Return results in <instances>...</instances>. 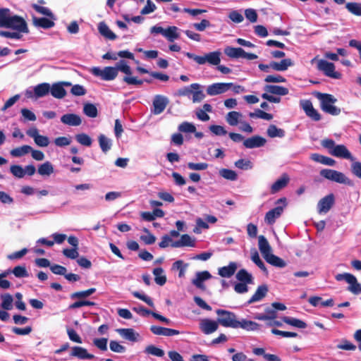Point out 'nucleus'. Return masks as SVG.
Segmentation results:
<instances>
[{"instance_id": "35", "label": "nucleus", "mask_w": 361, "mask_h": 361, "mask_svg": "<svg viewBox=\"0 0 361 361\" xmlns=\"http://www.w3.org/2000/svg\"><path fill=\"white\" fill-rule=\"evenodd\" d=\"M50 90L49 83H41L34 87V94L35 98H39L46 96Z\"/></svg>"}, {"instance_id": "2", "label": "nucleus", "mask_w": 361, "mask_h": 361, "mask_svg": "<svg viewBox=\"0 0 361 361\" xmlns=\"http://www.w3.org/2000/svg\"><path fill=\"white\" fill-rule=\"evenodd\" d=\"M258 246L263 257L269 264L281 268L286 266V263L282 259L272 254L271 247L264 235L259 236Z\"/></svg>"}, {"instance_id": "44", "label": "nucleus", "mask_w": 361, "mask_h": 361, "mask_svg": "<svg viewBox=\"0 0 361 361\" xmlns=\"http://www.w3.org/2000/svg\"><path fill=\"white\" fill-rule=\"evenodd\" d=\"M188 267V264L184 263L183 260H177L172 265L173 270H178L179 271L178 276L183 278L185 275V271Z\"/></svg>"}, {"instance_id": "47", "label": "nucleus", "mask_w": 361, "mask_h": 361, "mask_svg": "<svg viewBox=\"0 0 361 361\" xmlns=\"http://www.w3.org/2000/svg\"><path fill=\"white\" fill-rule=\"evenodd\" d=\"M83 113L88 117L95 118L97 116L98 111L94 104L87 103L84 104Z\"/></svg>"}, {"instance_id": "46", "label": "nucleus", "mask_w": 361, "mask_h": 361, "mask_svg": "<svg viewBox=\"0 0 361 361\" xmlns=\"http://www.w3.org/2000/svg\"><path fill=\"white\" fill-rule=\"evenodd\" d=\"M236 279L243 283H252V276L245 269H240L236 274Z\"/></svg>"}, {"instance_id": "34", "label": "nucleus", "mask_w": 361, "mask_h": 361, "mask_svg": "<svg viewBox=\"0 0 361 361\" xmlns=\"http://www.w3.org/2000/svg\"><path fill=\"white\" fill-rule=\"evenodd\" d=\"M98 30L102 36L109 39L114 40L116 39V35L110 30L109 26L104 22H101L99 23Z\"/></svg>"}, {"instance_id": "60", "label": "nucleus", "mask_w": 361, "mask_h": 361, "mask_svg": "<svg viewBox=\"0 0 361 361\" xmlns=\"http://www.w3.org/2000/svg\"><path fill=\"white\" fill-rule=\"evenodd\" d=\"M10 171L15 177L18 178H22L25 176L24 169L20 165L11 166Z\"/></svg>"}, {"instance_id": "20", "label": "nucleus", "mask_w": 361, "mask_h": 361, "mask_svg": "<svg viewBox=\"0 0 361 361\" xmlns=\"http://www.w3.org/2000/svg\"><path fill=\"white\" fill-rule=\"evenodd\" d=\"M150 331L155 335L164 336H173L180 334L178 330L155 325L151 326Z\"/></svg>"}, {"instance_id": "13", "label": "nucleus", "mask_w": 361, "mask_h": 361, "mask_svg": "<svg viewBox=\"0 0 361 361\" xmlns=\"http://www.w3.org/2000/svg\"><path fill=\"white\" fill-rule=\"evenodd\" d=\"M233 86L232 82H216L207 87V94L209 96H215L226 92Z\"/></svg>"}, {"instance_id": "59", "label": "nucleus", "mask_w": 361, "mask_h": 361, "mask_svg": "<svg viewBox=\"0 0 361 361\" xmlns=\"http://www.w3.org/2000/svg\"><path fill=\"white\" fill-rule=\"evenodd\" d=\"M12 273L17 278H25L29 276L28 272L24 266L15 267L12 271Z\"/></svg>"}, {"instance_id": "50", "label": "nucleus", "mask_w": 361, "mask_h": 361, "mask_svg": "<svg viewBox=\"0 0 361 361\" xmlns=\"http://www.w3.org/2000/svg\"><path fill=\"white\" fill-rule=\"evenodd\" d=\"M32 7L39 14L49 17L52 20H55L54 16L51 11L47 7L39 6L37 4H33Z\"/></svg>"}, {"instance_id": "53", "label": "nucleus", "mask_w": 361, "mask_h": 361, "mask_svg": "<svg viewBox=\"0 0 361 361\" xmlns=\"http://www.w3.org/2000/svg\"><path fill=\"white\" fill-rule=\"evenodd\" d=\"M11 17L8 8H0V27H5Z\"/></svg>"}, {"instance_id": "11", "label": "nucleus", "mask_w": 361, "mask_h": 361, "mask_svg": "<svg viewBox=\"0 0 361 361\" xmlns=\"http://www.w3.org/2000/svg\"><path fill=\"white\" fill-rule=\"evenodd\" d=\"M5 27L11 28L23 33L29 32V29L25 20L18 16H11Z\"/></svg>"}, {"instance_id": "15", "label": "nucleus", "mask_w": 361, "mask_h": 361, "mask_svg": "<svg viewBox=\"0 0 361 361\" xmlns=\"http://www.w3.org/2000/svg\"><path fill=\"white\" fill-rule=\"evenodd\" d=\"M199 326L204 334H211L218 329L219 323L218 321L210 319H202L200 321Z\"/></svg>"}, {"instance_id": "12", "label": "nucleus", "mask_w": 361, "mask_h": 361, "mask_svg": "<svg viewBox=\"0 0 361 361\" xmlns=\"http://www.w3.org/2000/svg\"><path fill=\"white\" fill-rule=\"evenodd\" d=\"M26 134L34 140L35 143L40 147H46L49 145V139L48 137L41 135L36 127H32L27 130Z\"/></svg>"}, {"instance_id": "62", "label": "nucleus", "mask_w": 361, "mask_h": 361, "mask_svg": "<svg viewBox=\"0 0 361 361\" xmlns=\"http://www.w3.org/2000/svg\"><path fill=\"white\" fill-rule=\"evenodd\" d=\"M110 350L114 353H123L126 352V347L116 341H111L109 343Z\"/></svg>"}, {"instance_id": "36", "label": "nucleus", "mask_w": 361, "mask_h": 361, "mask_svg": "<svg viewBox=\"0 0 361 361\" xmlns=\"http://www.w3.org/2000/svg\"><path fill=\"white\" fill-rule=\"evenodd\" d=\"M49 92L54 97L57 99H62L66 94V92L61 83L54 84L51 87H50Z\"/></svg>"}, {"instance_id": "32", "label": "nucleus", "mask_w": 361, "mask_h": 361, "mask_svg": "<svg viewBox=\"0 0 361 361\" xmlns=\"http://www.w3.org/2000/svg\"><path fill=\"white\" fill-rule=\"evenodd\" d=\"M37 172L42 176H49L54 172L53 164L47 161L38 166Z\"/></svg>"}, {"instance_id": "4", "label": "nucleus", "mask_w": 361, "mask_h": 361, "mask_svg": "<svg viewBox=\"0 0 361 361\" xmlns=\"http://www.w3.org/2000/svg\"><path fill=\"white\" fill-rule=\"evenodd\" d=\"M185 55L194 60L198 65H204L208 63L211 66H218L221 62V52L214 51L205 54L203 56H197L190 52H185Z\"/></svg>"}, {"instance_id": "49", "label": "nucleus", "mask_w": 361, "mask_h": 361, "mask_svg": "<svg viewBox=\"0 0 361 361\" xmlns=\"http://www.w3.org/2000/svg\"><path fill=\"white\" fill-rule=\"evenodd\" d=\"M345 8L353 15L361 16V3L350 2L347 3Z\"/></svg>"}, {"instance_id": "29", "label": "nucleus", "mask_w": 361, "mask_h": 361, "mask_svg": "<svg viewBox=\"0 0 361 361\" xmlns=\"http://www.w3.org/2000/svg\"><path fill=\"white\" fill-rule=\"evenodd\" d=\"M33 25L37 27H42L44 29L50 28L54 27V23L52 19H48L46 18H37L32 16Z\"/></svg>"}, {"instance_id": "51", "label": "nucleus", "mask_w": 361, "mask_h": 361, "mask_svg": "<svg viewBox=\"0 0 361 361\" xmlns=\"http://www.w3.org/2000/svg\"><path fill=\"white\" fill-rule=\"evenodd\" d=\"M145 353L157 357H162L164 355V351L154 345L147 346L145 349Z\"/></svg>"}, {"instance_id": "28", "label": "nucleus", "mask_w": 361, "mask_h": 361, "mask_svg": "<svg viewBox=\"0 0 361 361\" xmlns=\"http://www.w3.org/2000/svg\"><path fill=\"white\" fill-rule=\"evenodd\" d=\"M163 36L169 41L173 42L180 37V30L176 26H169L165 28Z\"/></svg>"}, {"instance_id": "16", "label": "nucleus", "mask_w": 361, "mask_h": 361, "mask_svg": "<svg viewBox=\"0 0 361 361\" xmlns=\"http://www.w3.org/2000/svg\"><path fill=\"white\" fill-rule=\"evenodd\" d=\"M334 204V195L329 194L322 198L317 204V211L319 214L327 213Z\"/></svg>"}, {"instance_id": "6", "label": "nucleus", "mask_w": 361, "mask_h": 361, "mask_svg": "<svg viewBox=\"0 0 361 361\" xmlns=\"http://www.w3.org/2000/svg\"><path fill=\"white\" fill-rule=\"evenodd\" d=\"M320 175L328 180L338 183L345 184L349 186H353L354 185L353 180L346 177L344 173L336 170L329 169H322L320 171Z\"/></svg>"}, {"instance_id": "14", "label": "nucleus", "mask_w": 361, "mask_h": 361, "mask_svg": "<svg viewBox=\"0 0 361 361\" xmlns=\"http://www.w3.org/2000/svg\"><path fill=\"white\" fill-rule=\"evenodd\" d=\"M169 102V99L164 95H156L154 97L152 109V113L154 115L161 114Z\"/></svg>"}, {"instance_id": "21", "label": "nucleus", "mask_w": 361, "mask_h": 361, "mask_svg": "<svg viewBox=\"0 0 361 361\" xmlns=\"http://www.w3.org/2000/svg\"><path fill=\"white\" fill-rule=\"evenodd\" d=\"M71 355L81 360H92L94 358V355L89 353L87 349L80 346L72 347Z\"/></svg>"}, {"instance_id": "42", "label": "nucleus", "mask_w": 361, "mask_h": 361, "mask_svg": "<svg viewBox=\"0 0 361 361\" xmlns=\"http://www.w3.org/2000/svg\"><path fill=\"white\" fill-rule=\"evenodd\" d=\"M164 269L161 267L154 269L153 274L154 276V281L157 284L163 286L166 282V277L164 275Z\"/></svg>"}, {"instance_id": "39", "label": "nucleus", "mask_w": 361, "mask_h": 361, "mask_svg": "<svg viewBox=\"0 0 361 361\" xmlns=\"http://www.w3.org/2000/svg\"><path fill=\"white\" fill-rule=\"evenodd\" d=\"M32 147L30 145H23L11 150L10 154L13 157H21L30 153Z\"/></svg>"}, {"instance_id": "19", "label": "nucleus", "mask_w": 361, "mask_h": 361, "mask_svg": "<svg viewBox=\"0 0 361 361\" xmlns=\"http://www.w3.org/2000/svg\"><path fill=\"white\" fill-rule=\"evenodd\" d=\"M266 142L267 140L265 138L259 135H255L245 139L243 141V145L245 148L252 149L262 147L266 144Z\"/></svg>"}, {"instance_id": "41", "label": "nucleus", "mask_w": 361, "mask_h": 361, "mask_svg": "<svg viewBox=\"0 0 361 361\" xmlns=\"http://www.w3.org/2000/svg\"><path fill=\"white\" fill-rule=\"evenodd\" d=\"M282 320L287 324L298 329H305L307 327V324L303 321L290 317H283Z\"/></svg>"}, {"instance_id": "45", "label": "nucleus", "mask_w": 361, "mask_h": 361, "mask_svg": "<svg viewBox=\"0 0 361 361\" xmlns=\"http://www.w3.org/2000/svg\"><path fill=\"white\" fill-rule=\"evenodd\" d=\"M1 306L4 310H10L13 308V298L11 295L8 293L3 294L1 295Z\"/></svg>"}, {"instance_id": "52", "label": "nucleus", "mask_w": 361, "mask_h": 361, "mask_svg": "<svg viewBox=\"0 0 361 361\" xmlns=\"http://www.w3.org/2000/svg\"><path fill=\"white\" fill-rule=\"evenodd\" d=\"M249 116L251 118H259L266 121H270L273 118L271 114L267 113L262 110L257 109L255 112H250Z\"/></svg>"}, {"instance_id": "40", "label": "nucleus", "mask_w": 361, "mask_h": 361, "mask_svg": "<svg viewBox=\"0 0 361 361\" xmlns=\"http://www.w3.org/2000/svg\"><path fill=\"white\" fill-rule=\"evenodd\" d=\"M267 135L271 138L283 137L285 136L284 130L278 128L275 125H270L267 130Z\"/></svg>"}, {"instance_id": "37", "label": "nucleus", "mask_w": 361, "mask_h": 361, "mask_svg": "<svg viewBox=\"0 0 361 361\" xmlns=\"http://www.w3.org/2000/svg\"><path fill=\"white\" fill-rule=\"evenodd\" d=\"M268 291V288L267 286L262 285L257 288L254 295L249 300L248 303H252L255 302H257L261 300L264 297H265Z\"/></svg>"}, {"instance_id": "63", "label": "nucleus", "mask_w": 361, "mask_h": 361, "mask_svg": "<svg viewBox=\"0 0 361 361\" xmlns=\"http://www.w3.org/2000/svg\"><path fill=\"white\" fill-rule=\"evenodd\" d=\"M211 26L210 22L207 19H202L200 23L192 24V27L197 31L203 32Z\"/></svg>"}, {"instance_id": "56", "label": "nucleus", "mask_w": 361, "mask_h": 361, "mask_svg": "<svg viewBox=\"0 0 361 361\" xmlns=\"http://www.w3.org/2000/svg\"><path fill=\"white\" fill-rule=\"evenodd\" d=\"M235 167L242 170L251 169L253 167L252 163L249 159H240L235 162Z\"/></svg>"}, {"instance_id": "9", "label": "nucleus", "mask_w": 361, "mask_h": 361, "mask_svg": "<svg viewBox=\"0 0 361 361\" xmlns=\"http://www.w3.org/2000/svg\"><path fill=\"white\" fill-rule=\"evenodd\" d=\"M216 313L218 315L217 321L219 324L224 327L235 329L238 318L234 312L219 309L216 310Z\"/></svg>"}, {"instance_id": "24", "label": "nucleus", "mask_w": 361, "mask_h": 361, "mask_svg": "<svg viewBox=\"0 0 361 361\" xmlns=\"http://www.w3.org/2000/svg\"><path fill=\"white\" fill-rule=\"evenodd\" d=\"M195 247V240L188 234H183L178 240H176L173 247Z\"/></svg>"}, {"instance_id": "64", "label": "nucleus", "mask_w": 361, "mask_h": 361, "mask_svg": "<svg viewBox=\"0 0 361 361\" xmlns=\"http://www.w3.org/2000/svg\"><path fill=\"white\" fill-rule=\"evenodd\" d=\"M108 339L105 338H94L93 340L94 345L101 350L106 351L107 350Z\"/></svg>"}, {"instance_id": "30", "label": "nucleus", "mask_w": 361, "mask_h": 361, "mask_svg": "<svg viewBox=\"0 0 361 361\" xmlns=\"http://www.w3.org/2000/svg\"><path fill=\"white\" fill-rule=\"evenodd\" d=\"M264 90L268 93L279 96H283L288 94V90L286 87L279 85H267L264 87Z\"/></svg>"}, {"instance_id": "8", "label": "nucleus", "mask_w": 361, "mask_h": 361, "mask_svg": "<svg viewBox=\"0 0 361 361\" xmlns=\"http://www.w3.org/2000/svg\"><path fill=\"white\" fill-rule=\"evenodd\" d=\"M338 281H345L348 283V290L355 295L361 294V283L357 281V278L350 273L338 274L335 276Z\"/></svg>"}, {"instance_id": "10", "label": "nucleus", "mask_w": 361, "mask_h": 361, "mask_svg": "<svg viewBox=\"0 0 361 361\" xmlns=\"http://www.w3.org/2000/svg\"><path fill=\"white\" fill-rule=\"evenodd\" d=\"M281 203L283 204L282 206H278L267 212L264 217V221L267 224L272 225L281 216L284 208L286 207V199L285 197L279 199L276 204Z\"/></svg>"}, {"instance_id": "48", "label": "nucleus", "mask_w": 361, "mask_h": 361, "mask_svg": "<svg viewBox=\"0 0 361 361\" xmlns=\"http://www.w3.org/2000/svg\"><path fill=\"white\" fill-rule=\"evenodd\" d=\"M201 88V85L198 83H192L190 86L184 87L178 90V94L180 96H189L192 94L194 90Z\"/></svg>"}, {"instance_id": "55", "label": "nucleus", "mask_w": 361, "mask_h": 361, "mask_svg": "<svg viewBox=\"0 0 361 361\" xmlns=\"http://www.w3.org/2000/svg\"><path fill=\"white\" fill-rule=\"evenodd\" d=\"M221 176L230 180H235L238 178L237 173L231 169H222L219 171Z\"/></svg>"}, {"instance_id": "1", "label": "nucleus", "mask_w": 361, "mask_h": 361, "mask_svg": "<svg viewBox=\"0 0 361 361\" xmlns=\"http://www.w3.org/2000/svg\"><path fill=\"white\" fill-rule=\"evenodd\" d=\"M121 71L126 75L132 74L131 68L124 60H121L116 66H106L103 68L94 66L89 68V72L94 76L99 78L104 81H111L116 78Z\"/></svg>"}, {"instance_id": "61", "label": "nucleus", "mask_w": 361, "mask_h": 361, "mask_svg": "<svg viewBox=\"0 0 361 361\" xmlns=\"http://www.w3.org/2000/svg\"><path fill=\"white\" fill-rule=\"evenodd\" d=\"M251 259L252 262L257 265L262 271L267 272V269L264 262L261 260L258 252L256 250H254L251 253Z\"/></svg>"}, {"instance_id": "58", "label": "nucleus", "mask_w": 361, "mask_h": 361, "mask_svg": "<svg viewBox=\"0 0 361 361\" xmlns=\"http://www.w3.org/2000/svg\"><path fill=\"white\" fill-rule=\"evenodd\" d=\"M95 291H96V289L94 288H90L86 290L73 293L71 294V298L72 299L85 298L90 296V295L94 293Z\"/></svg>"}, {"instance_id": "7", "label": "nucleus", "mask_w": 361, "mask_h": 361, "mask_svg": "<svg viewBox=\"0 0 361 361\" xmlns=\"http://www.w3.org/2000/svg\"><path fill=\"white\" fill-rule=\"evenodd\" d=\"M317 61V69L329 78L334 79H340L341 78V74L335 70V66L333 63L329 62L324 59H317V57L314 58L312 60V63Z\"/></svg>"}, {"instance_id": "33", "label": "nucleus", "mask_w": 361, "mask_h": 361, "mask_svg": "<svg viewBox=\"0 0 361 361\" xmlns=\"http://www.w3.org/2000/svg\"><path fill=\"white\" fill-rule=\"evenodd\" d=\"M224 54L231 59L243 58L244 49L240 47L236 48L228 46L224 49Z\"/></svg>"}, {"instance_id": "43", "label": "nucleus", "mask_w": 361, "mask_h": 361, "mask_svg": "<svg viewBox=\"0 0 361 361\" xmlns=\"http://www.w3.org/2000/svg\"><path fill=\"white\" fill-rule=\"evenodd\" d=\"M98 141L99 147L103 152L106 153L111 148V140L107 137H106L104 135H99L98 137Z\"/></svg>"}, {"instance_id": "27", "label": "nucleus", "mask_w": 361, "mask_h": 361, "mask_svg": "<svg viewBox=\"0 0 361 361\" xmlns=\"http://www.w3.org/2000/svg\"><path fill=\"white\" fill-rule=\"evenodd\" d=\"M289 182V177L286 174H283L277 179L271 187V193H276L285 188Z\"/></svg>"}, {"instance_id": "17", "label": "nucleus", "mask_w": 361, "mask_h": 361, "mask_svg": "<svg viewBox=\"0 0 361 361\" xmlns=\"http://www.w3.org/2000/svg\"><path fill=\"white\" fill-rule=\"evenodd\" d=\"M116 331L124 339L130 342H137L141 340L140 335L133 329H117Z\"/></svg>"}, {"instance_id": "5", "label": "nucleus", "mask_w": 361, "mask_h": 361, "mask_svg": "<svg viewBox=\"0 0 361 361\" xmlns=\"http://www.w3.org/2000/svg\"><path fill=\"white\" fill-rule=\"evenodd\" d=\"M317 98L320 102L321 109L326 113L333 116H338L341 113V109L334 105L337 99L331 94L317 92Z\"/></svg>"}, {"instance_id": "38", "label": "nucleus", "mask_w": 361, "mask_h": 361, "mask_svg": "<svg viewBox=\"0 0 361 361\" xmlns=\"http://www.w3.org/2000/svg\"><path fill=\"white\" fill-rule=\"evenodd\" d=\"M242 114L238 111H230L226 116V122L231 126H235L240 123Z\"/></svg>"}, {"instance_id": "25", "label": "nucleus", "mask_w": 361, "mask_h": 361, "mask_svg": "<svg viewBox=\"0 0 361 361\" xmlns=\"http://www.w3.org/2000/svg\"><path fill=\"white\" fill-rule=\"evenodd\" d=\"M240 328L245 331H256L259 329V324L255 322L242 319L237 320L235 329Z\"/></svg>"}, {"instance_id": "54", "label": "nucleus", "mask_w": 361, "mask_h": 361, "mask_svg": "<svg viewBox=\"0 0 361 361\" xmlns=\"http://www.w3.org/2000/svg\"><path fill=\"white\" fill-rule=\"evenodd\" d=\"M75 139L80 145L90 147L92 145V138L85 133H80L75 135Z\"/></svg>"}, {"instance_id": "57", "label": "nucleus", "mask_w": 361, "mask_h": 361, "mask_svg": "<svg viewBox=\"0 0 361 361\" xmlns=\"http://www.w3.org/2000/svg\"><path fill=\"white\" fill-rule=\"evenodd\" d=\"M178 130L182 133H195L196 127L195 126L189 122H183L178 126Z\"/></svg>"}, {"instance_id": "31", "label": "nucleus", "mask_w": 361, "mask_h": 361, "mask_svg": "<svg viewBox=\"0 0 361 361\" xmlns=\"http://www.w3.org/2000/svg\"><path fill=\"white\" fill-rule=\"evenodd\" d=\"M310 159L316 162L321 163L326 166H332L336 164V161L334 159L317 153L312 154L310 155Z\"/></svg>"}, {"instance_id": "18", "label": "nucleus", "mask_w": 361, "mask_h": 361, "mask_svg": "<svg viewBox=\"0 0 361 361\" xmlns=\"http://www.w3.org/2000/svg\"><path fill=\"white\" fill-rule=\"evenodd\" d=\"M211 278L212 275L208 271H198L192 280V283L197 288L204 290L205 286L203 283Z\"/></svg>"}, {"instance_id": "26", "label": "nucleus", "mask_w": 361, "mask_h": 361, "mask_svg": "<svg viewBox=\"0 0 361 361\" xmlns=\"http://www.w3.org/2000/svg\"><path fill=\"white\" fill-rule=\"evenodd\" d=\"M238 269V265L235 262H230L228 266L222 267L219 269L218 274L221 277L229 278L232 276Z\"/></svg>"}, {"instance_id": "3", "label": "nucleus", "mask_w": 361, "mask_h": 361, "mask_svg": "<svg viewBox=\"0 0 361 361\" xmlns=\"http://www.w3.org/2000/svg\"><path fill=\"white\" fill-rule=\"evenodd\" d=\"M321 144L324 148L329 149V152L332 156L354 161V157L345 145H335V142L331 139H324Z\"/></svg>"}, {"instance_id": "23", "label": "nucleus", "mask_w": 361, "mask_h": 361, "mask_svg": "<svg viewBox=\"0 0 361 361\" xmlns=\"http://www.w3.org/2000/svg\"><path fill=\"white\" fill-rule=\"evenodd\" d=\"M293 66V62L290 59H285L279 62L271 61L270 63L271 68L276 71H285Z\"/></svg>"}, {"instance_id": "22", "label": "nucleus", "mask_w": 361, "mask_h": 361, "mask_svg": "<svg viewBox=\"0 0 361 361\" xmlns=\"http://www.w3.org/2000/svg\"><path fill=\"white\" fill-rule=\"evenodd\" d=\"M61 121L70 126H78L82 123V118L75 114H66L61 116Z\"/></svg>"}]
</instances>
